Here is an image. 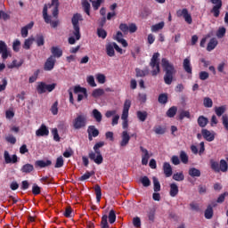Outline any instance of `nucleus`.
Listing matches in <instances>:
<instances>
[{"label": "nucleus", "instance_id": "09e8293b", "mask_svg": "<svg viewBox=\"0 0 228 228\" xmlns=\"http://www.w3.org/2000/svg\"><path fill=\"white\" fill-rule=\"evenodd\" d=\"M140 182L142 183L144 188H149L151 186V179L148 176H142L140 178Z\"/></svg>", "mask_w": 228, "mask_h": 228}, {"label": "nucleus", "instance_id": "052dcab7", "mask_svg": "<svg viewBox=\"0 0 228 228\" xmlns=\"http://www.w3.org/2000/svg\"><path fill=\"white\" fill-rule=\"evenodd\" d=\"M38 74H40V69H37L31 77H29L28 83H35V81L38 79Z\"/></svg>", "mask_w": 228, "mask_h": 228}, {"label": "nucleus", "instance_id": "603ef678", "mask_svg": "<svg viewBox=\"0 0 228 228\" xmlns=\"http://www.w3.org/2000/svg\"><path fill=\"white\" fill-rule=\"evenodd\" d=\"M92 95L97 99V97H101L102 95H104V89H101V88H98V89H94L92 93Z\"/></svg>", "mask_w": 228, "mask_h": 228}, {"label": "nucleus", "instance_id": "7c9ffc66", "mask_svg": "<svg viewBox=\"0 0 228 228\" xmlns=\"http://www.w3.org/2000/svg\"><path fill=\"white\" fill-rule=\"evenodd\" d=\"M87 134H91L94 138H97L99 135V129L95 126H89L87 128Z\"/></svg>", "mask_w": 228, "mask_h": 228}, {"label": "nucleus", "instance_id": "680f3d73", "mask_svg": "<svg viewBox=\"0 0 228 228\" xmlns=\"http://www.w3.org/2000/svg\"><path fill=\"white\" fill-rule=\"evenodd\" d=\"M96 79L100 85H104L106 83V76H104V74H97Z\"/></svg>", "mask_w": 228, "mask_h": 228}, {"label": "nucleus", "instance_id": "20e7f679", "mask_svg": "<svg viewBox=\"0 0 228 228\" xmlns=\"http://www.w3.org/2000/svg\"><path fill=\"white\" fill-rule=\"evenodd\" d=\"M101 147H104V142H96L94 146V151L88 154L89 159L91 161H94L96 165H102L104 159L102 158V154L101 153Z\"/></svg>", "mask_w": 228, "mask_h": 228}, {"label": "nucleus", "instance_id": "ddd939ff", "mask_svg": "<svg viewBox=\"0 0 228 228\" xmlns=\"http://www.w3.org/2000/svg\"><path fill=\"white\" fill-rule=\"evenodd\" d=\"M140 151L142 152V165H149V159H151V154H149V151L143 146H140Z\"/></svg>", "mask_w": 228, "mask_h": 228}, {"label": "nucleus", "instance_id": "13d9d810", "mask_svg": "<svg viewBox=\"0 0 228 228\" xmlns=\"http://www.w3.org/2000/svg\"><path fill=\"white\" fill-rule=\"evenodd\" d=\"M5 141L8 143H12V145H15V143H17V138H15V136H13V134H9L5 137Z\"/></svg>", "mask_w": 228, "mask_h": 228}, {"label": "nucleus", "instance_id": "c756f323", "mask_svg": "<svg viewBox=\"0 0 228 228\" xmlns=\"http://www.w3.org/2000/svg\"><path fill=\"white\" fill-rule=\"evenodd\" d=\"M33 42H35V37H28V38L25 39L22 47L26 51H29V49H31V45H33Z\"/></svg>", "mask_w": 228, "mask_h": 228}, {"label": "nucleus", "instance_id": "6e6552de", "mask_svg": "<svg viewBox=\"0 0 228 228\" xmlns=\"http://www.w3.org/2000/svg\"><path fill=\"white\" fill-rule=\"evenodd\" d=\"M108 218H109L110 224H113L114 222H117V214L115 213V210H110L109 212V216L107 215H103L102 216V221H101L102 228H110V224H108Z\"/></svg>", "mask_w": 228, "mask_h": 228}, {"label": "nucleus", "instance_id": "0e129e2a", "mask_svg": "<svg viewBox=\"0 0 228 228\" xmlns=\"http://www.w3.org/2000/svg\"><path fill=\"white\" fill-rule=\"evenodd\" d=\"M154 133H156V134H165V133H167V129L159 126L154 128Z\"/></svg>", "mask_w": 228, "mask_h": 228}, {"label": "nucleus", "instance_id": "9d476101", "mask_svg": "<svg viewBox=\"0 0 228 228\" xmlns=\"http://www.w3.org/2000/svg\"><path fill=\"white\" fill-rule=\"evenodd\" d=\"M212 4H215L210 11V13H213L214 17H220V10H222V0H210Z\"/></svg>", "mask_w": 228, "mask_h": 228}, {"label": "nucleus", "instance_id": "f704fd0d", "mask_svg": "<svg viewBox=\"0 0 228 228\" xmlns=\"http://www.w3.org/2000/svg\"><path fill=\"white\" fill-rule=\"evenodd\" d=\"M176 114H177V107L175 106L169 108L167 111V117H168L169 118H174Z\"/></svg>", "mask_w": 228, "mask_h": 228}, {"label": "nucleus", "instance_id": "a18cd8bd", "mask_svg": "<svg viewBox=\"0 0 228 228\" xmlns=\"http://www.w3.org/2000/svg\"><path fill=\"white\" fill-rule=\"evenodd\" d=\"M36 44H37V47H42V45H44V44H45V39L44 38L43 35H37L36 37Z\"/></svg>", "mask_w": 228, "mask_h": 228}, {"label": "nucleus", "instance_id": "423d86ee", "mask_svg": "<svg viewBox=\"0 0 228 228\" xmlns=\"http://www.w3.org/2000/svg\"><path fill=\"white\" fill-rule=\"evenodd\" d=\"M151 70V74L153 77H156L161 72V68L159 67V53H154L150 63H149Z\"/></svg>", "mask_w": 228, "mask_h": 228}, {"label": "nucleus", "instance_id": "69168bd1", "mask_svg": "<svg viewBox=\"0 0 228 228\" xmlns=\"http://www.w3.org/2000/svg\"><path fill=\"white\" fill-rule=\"evenodd\" d=\"M227 195H228V192H227V191L222 193V194L217 198L216 203H217V204H223V202L225 201V198L227 197Z\"/></svg>", "mask_w": 228, "mask_h": 228}, {"label": "nucleus", "instance_id": "473e14b6", "mask_svg": "<svg viewBox=\"0 0 228 228\" xmlns=\"http://www.w3.org/2000/svg\"><path fill=\"white\" fill-rule=\"evenodd\" d=\"M136 115H137V118L140 120V122H145V120H147V117H149V113H147V111L138 110L136 112Z\"/></svg>", "mask_w": 228, "mask_h": 228}, {"label": "nucleus", "instance_id": "864d4df0", "mask_svg": "<svg viewBox=\"0 0 228 228\" xmlns=\"http://www.w3.org/2000/svg\"><path fill=\"white\" fill-rule=\"evenodd\" d=\"M190 111L188 110H182L178 116L179 120H184V118H190Z\"/></svg>", "mask_w": 228, "mask_h": 228}, {"label": "nucleus", "instance_id": "c85d7f7f", "mask_svg": "<svg viewBox=\"0 0 228 228\" xmlns=\"http://www.w3.org/2000/svg\"><path fill=\"white\" fill-rule=\"evenodd\" d=\"M214 111L217 117H222V115L227 111V105L215 107Z\"/></svg>", "mask_w": 228, "mask_h": 228}, {"label": "nucleus", "instance_id": "f03ea898", "mask_svg": "<svg viewBox=\"0 0 228 228\" xmlns=\"http://www.w3.org/2000/svg\"><path fill=\"white\" fill-rule=\"evenodd\" d=\"M161 65L163 71L165 72L164 83L166 85H172V81H174V76H175V74L177 73L175 67L167 58H162Z\"/></svg>", "mask_w": 228, "mask_h": 228}, {"label": "nucleus", "instance_id": "39448f33", "mask_svg": "<svg viewBox=\"0 0 228 228\" xmlns=\"http://www.w3.org/2000/svg\"><path fill=\"white\" fill-rule=\"evenodd\" d=\"M88 124V117L84 113H77L76 118L72 120V127L75 131L85 129Z\"/></svg>", "mask_w": 228, "mask_h": 228}, {"label": "nucleus", "instance_id": "79ce46f5", "mask_svg": "<svg viewBox=\"0 0 228 228\" xmlns=\"http://www.w3.org/2000/svg\"><path fill=\"white\" fill-rule=\"evenodd\" d=\"M189 175L191 177H200V171L195 167H191L189 169Z\"/></svg>", "mask_w": 228, "mask_h": 228}, {"label": "nucleus", "instance_id": "8fccbe9b", "mask_svg": "<svg viewBox=\"0 0 228 228\" xmlns=\"http://www.w3.org/2000/svg\"><path fill=\"white\" fill-rule=\"evenodd\" d=\"M226 32H227V29L225 28V27H220L216 31L217 38H224V37H225Z\"/></svg>", "mask_w": 228, "mask_h": 228}, {"label": "nucleus", "instance_id": "6ab92c4d", "mask_svg": "<svg viewBox=\"0 0 228 228\" xmlns=\"http://www.w3.org/2000/svg\"><path fill=\"white\" fill-rule=\"evenodd\" d=\"M36 134L37 136H49V128H47V126L45 124H43L41 125L39 129L36 131Z\"/></svg>", "mask_w": 228, "mask_h": 228}, {"label": "nucleus", "instance_id": "72a5a7b5", "mask_svg": "<svg viewBox=\"0 0 228 228\" xmlns=\"http://www.w3.org/2000/svg\"><path fill=\"white\" fill-rule=\"evenodd\" d=\"M208 122H209V120L204 116H200L198 118V126H200V127H206V126H208Z\"/></svg>", "mask_w": 228, "mask_h": 228}, {"label": "nucleus", "instance_id": "e433bc0d", "mask_svg": "<svg viewBox=\"0 0 228 228\" xmlns=\"http://www.w3.org/2000/svg\"><path fill=\"white\" fill-rule=\"evenodd\" d=\"M153 180V190L155 192L161 191V184L159 183V180L156 176L152 177Z\"/></svg>", "mask_w": 228, "mask_h": 228}, {"label": "nucleus", "instance_id": "37998d69", "mask_svg": "<svg viewBox=\"0 0 228 228\" xmlns=\"http://www.w3.org/2000/svg\"><path fill=\"white\" fill-rule=\"evenodd\" d=\"M82 6L84 9V12L86 13V15L90 16V3L88 2V0H84L82 2Z\"/></svg>", "mask_w": 228, "mask_h": 228}, {"label": "nucleus", "instance_id": "dca6fc26", "mask_svg": "<svg viewBox=\"0 0 228 228\" xmlns=\"http://www.w3.org/2000/svg\"><path fill=\"white\" fill-rule=\"evenodd\" d=\"M201 134L207 142H213L215 140V133H211L209 130L203 128L201 130Z\"/></svg>", "mask_w": 228, "mask_h": 228}, {"label": "nucleus", "instance_id": "e2e57ef3", "mask_svg": "<svg viewBox=\"0 0 228 228\" xmlns=\"http://www.w3.org/2000/svg\"><path fill=\"white\" fill-rule=\"evenodd\" d=\"M64 165V160H63V157H58L57 159H56V163H55V166L54 167L55 168H61V167H63Z\"/></svg>", "mask_w": 228, "mask_h": 228}, {"label": "nucleus", "instance_id": "2f4dec72", "mask_svg": "<svg viewBox=\"0 0 228 228\" xmlns=\"http://www.w3.org/2000/svg\"><path fill=\"white\" fill-rule=\"evenodd\" d=\"M92 115L94 118L96 120V122L98 123L102 122V114L101 113V111H99V110L94 109Z\"/></svg>", "mask_w": 228, "mask_h": 228}, {"label": "nucleus", "instance_id": "b1692460", "mask_svg": "<svg viewBox=\"0 0 228 228\" xmlns=\"http://www.w3.org/2000/svg\"><path fill=\"white\" fill-rule=\"evenodd\" d=\"M151 71L149 70V68H146L145 69H141L139 68L135 69V76L136 77H145V76H149Z\"/></svg>", "mask_w": 228, "mask_h": 228}, {"label": "nucleus", "instance_id": "1a4fd4ad", "mask_svg": "<svg viewBox=\"0 0 228 228\" xmlns=\"http://www.w3.org/2000/svg\"><path fill=\"white\" fill-rule=\"evenodd\" d=\"M54 88H56L55 83L47 85L45 82H39L37 86V94H45V92H53Z\"/></svg>", "mask_w": 228, "mask_h": 228}, {"label": "nucleus", "instance_id": "bf43d9fd", "mask_svg": "<svg viewBox=\"0 0 228 228\" xmlns=\"http://www.w3.org/2000/svg\"><path fill=\"white\" fill-rule=\"evenodd\" d=\"M173 179L174 181H178V182L184 181V175L183 174V172L174 174Z\"/></svg>", "mask_w": 228, "mask_h": 228}, {"label": "nucleus", "instance_id": "a878e982", "mask_svg": "<svg viewBox=\"0 0 228 228\" xmlns=\"http://www.w3.org/2000/svg\"><path fill=\"white\" fill-rule=\"evenodd\" d=\"M33 170H35V167L32 164H25L20 168L22 174H31Z\"/></svg>", "mask_w": 228, "mask_h": 228}, {"label": "nucleus", "instance_id": "4468645a", "mask_svg": "<svg viewBox=\"0 0 228 228\" xmlns=\"http://www.w3.org/2000/svg\"><path fill=\"white\" fill-rule=\"evenodd\" d=\"M183 69L187 74H193V68L191 67V61L190 60V57L183 60Z\"/></svg>", "mask_w": 228, "mask_h": 228}, {"label": "nucleus", "instance_id": "338daca9", "mask_svg": "<svg viewBox=\"0 0 228 228\" xmlns=\"http://www.w3.org/2000/svg\"><path fill=\"white\" fill-rule=\"evenodd\" d=\"M222 122L224 129L228 131V116L227 115L222 116Z\"/></svg>", "mask_w": 228, "mask_h": 228}, {"label": "nucleus", "instance_id": "5fc2aeb1", "mask_svg": "<svg viewBox=\"0 0 228 228\" xmlns=\"http://www.w3.org/2000/svg\"><path fill=\"white\" fill-rule=\"evenodd\" d=\"M97 36L99 38H102V40H104L106 37H108V32H106L104 28H97Z\"/></svg>", "mask_w": 228, "mask_h": 228}, {"label": "nucleus", "instance_id": "9b49d317", "mask_svg": "<svg viewBox=\"0 0 228 228\" xmlns=\"http://www.w3.org/2000/svg\"><path fill=\"white\" fill-rule=\"evenodd\" d=\"M177 17H183L185 22L187 24H192L193 19L191 18V14L188 12V9L184 8L183 10H178L176 12Z\"/></svg>", "mask_w": 228, "mask_h": 228}, {"label": "nucleus", "instance_id": "ea45409f", "mask_svg": "<svg viewBox=\"0 0 228 228\" xmlns=\"http://www.w3.org/2000/svg\"><path fill=\"white\" fill-rule=\"evenodd\" d=\"M74 94H84L85 97H88V94L86 93V88L81 87L80 86H76L74 87Z\"/></svg>", "mask_w": 228, "mask_h": 228}, {"label": "nucleus", "instance_id": "c03bdc74", "mask_svg": "<svg viewBox=\"0 0 228 228\" xmlns=\"http://www.w3.org/2000/svg\"><path fill=\"white\" fill-rule=\"evenodd\" d=\"M228 165L225 159H221L219 163V172H227Z\"/></svg>", "mask_w": 228, "mask_h": 228}, {"label": "nucleus", "instance_id": "aec40b11", "mask_svg": "<svg viewBox=\"0 0 228 228\" xmlns=\"http://www.w3.org/2000/svg\"><path fill=\"white\" fill-rule=\"evenodd\" d=\"M51 53H52V55H50V56H53L54 59L61 58L63 56V50H61L58 46H53L51 48Z\"/></svg>", "mask_w": 228, "mask_h": 228}, {"label": "nucleus", "instance_id": "3c124183", "mask_svg": "<svg viewBox=\"0 0 228 228\" xmlns=\"http://www.w3.org/2000/svg\"><path fill=\"white\" fill-rule=\"evenodd\" d=\"M203 106L205 108H213V100L209 97H205L203 99Z\"/></svg>", "mask_w": 228, "mask_h": 228}, {"label": "nucleus", "instance_id": "a19ab883", "mask_svg": "<svg viewBox=\"0 0 228 228\" xmlns=\"http://www.w3.org/2000/svg\"><path fill=\"white\" fill-rule=\"evenodd\" d=\"M159 104H167L168 102V94H160L158 98Z\"/></svg>", "mask_w": 228, "mask_h": 228}, {"label": "nucleus", "instance_id": "6e6d98bb", "mask_svg": "<svg viewBox=\"0 0 228 228\" xmlns=\"http://www.w3.org/2000/svg\"><path fill=\"white\" fill-rule=\"evenodd\" d=\"M211 168L214 172H220V164L215 160L210 161Z\"/></svg>", "mask_w": 228, "mask_h": 228}, {"label": "nucleus", "instance_id": "f3484780", "mask_svg": "<svg viewBox=\"0 0 228 228\" xmlns=\"http://www.w3.org/2000/svg\"><path fill=\"white\" fill-rule=\"evenodd\" d=\"M4 161L7 164L10 163H17V161H19L17 155H12V157H10V153L8 152V151H5L4 152Z\"/></svg>", "mask_w": 228, "mask_h": 228}, {"label": "nucleus", "instance_id": "58836bf2", "mask_svg": "<svg viewBox=\"0 0 228 228\" xmlns=\"http://www.w3.org/2000/svg\"><path fill=\"white\" fill-rule=\"evenodd\" d=\"M205 218H207V220L213 218V207L211 205H208L205 210Z\"/></svg>", "mask_w": 228, "mask_h": 228}, {"label": "nucleus", "instance_id": "4d7b16f0", "mask_svg": "<svg viewBox=\"0 0 228 228\" xmlns=\"http://www.w3.org/2000/svg\"><path fill=\"white\" fill-rule=\"evenodd\" d=\"M12 50L14 53H19V51H20V41L19 39L14 40L12 43Z\"/></svg>", "mask_w": 228, "mask_h": 228}, {"label": "nucleus", "instance_id": "f8f14e48", "mask_svg": "<svg viewBox=\"0 0 228 228\" xmlns=\"http://www.w3.org/2000/svg\"><path fill=\"white\" fill-rule=\"evenodd\" d=\"M54 65H56V59H54V56H50L45 62L44 70L50 72L54 69Z\"/></svg>", "mask_w": 228, "mask_h": 228}, {"label": "nucleus", "instance_id": "0eeeda50", "mask_svg": "<svg viewBox=\"0 0 228 228\" xmlns=\"http://www.w3.org/2000/svg\"><path fill=\"white\" fill-rule=\"evenodd\" d=\"M131 109V100H126L123 106V111L121 118L123 119L122 127L123 129H127L129 127V123L127 118L129 117V110Z\"/></svg>", "mask_w": 228, "mask_h": 228}, {"label": "nucleus", "instance_id": "c9c22d12", "mask_svg": "<svg viewBox=\"0 0 228 228\" xmlns=\"http://www.w3.org/2000/svg\"><path fill=\"white\" fill-rule=\"evenodd\" d=\"M92 175H95V171H86L82 176L78 178V181H86V179H90Z\"/></svg>", "mask_w": 228, "mask_h": 228}, {"label": "nucleus", "instance_id": "5701e85b", "mask_svg": "<svg viewBox=\"0 0 228 228\" xmlns=\"http://www.w3.org/2000/svg\"><path fill=\"white\" fill-rule=\"evenodd\" d=\"M51 165H53L51 160H37L35 162L36 168H45V167H51Z\"/></svg>", "mask_w": 228, "mask_h": 228}, {"label": "nucleus", "instance_id": "4c0bfd02", "mask_svg": "<svg viewBox=\"0 0 228 228\" xmlns=\"http://www.w3.org/2000/svg\"><path fill=\"white\" fill-rule=\"evenodd\" d=\"M94 191H95V195H96V202H101V199L102 197V191L101 190V186L100 185H95L94 186Z\"/></svg>", "mask_w": 228, "mask_h": 228}, {"label": "nucleus", "instance_id": "bb28decb", "mask_svg": "<svg viewBox=\"0 0 228 228\" xmlns=\"http://www.w3.org/2000/svg\"><path fill=\"white\" fill-rule=\"evenodd\" d=\"M179 193V186H177V183H171L170 184V191L169 195L170 197H177Z\"/></svg>", "mask_w": 228, "mask_h": 228}, {"label": "nucleus", "instance_id": "a211bd4d", "mask_svg": "<svg viewBox=\"0 0 228 228\" xmlns=\"http://www.w3.org/2000/svg\"><path fill=\"white\" fill-rule=\"evenodd\" d=\"M0 54H2L3 60L8 58V46L4 41H0Z\"/></svg>", "mask_w": 228, "mask_h": 228}, {"label": "nucleus", "instance_id": "412c9836", "mask_svg": "<svg viewBox=\"0 0 228 228\" xmlns=\"http://www.w3.org/2000/svg\"><path fill=\"white\" fill-rule=\"evenodd\" d=\"M33 26H35V22L30 21L28 24H27L25 27L21 28V37L22 38H26L28 35L29 29L33 28Z\"/></svg>", "mask_w": 228, "mask_h": 228}, {"label": "nucleus", "instance_id": "393cba45", "mask_svg": "<svg viewBox=\"0 0 228 228\" xmlns=\"http://www.w3.org/2000/svg\"><path fill=\"white\" fill-rule=\"evenodd\" d=\"M217 45H218V40L213 37L209 40L208 44L207 51H208V53H211V51H213Z\"/></svg>", "mask_w": 228, "mask_h": 228}, {"label": "nucleus", "instance_id": "4be33fe9", "mask_svg": "<svg viewBox=\"0 0 228 228\" xmlns=\"http://www.w3.org/2000/svg\"><path fill=\"white\" fill-rule=\"evenodd\" d=\"M163 172L166 177H172V166L168 162H164L163 164Z\"/></svg>", "mask_w": 228, "mask_h": 228}, {"label": "nucleus", "instance_id": "7ed1b4c3", "mask_svg": "<svg viewBox=\"0 0 228 228\" xmlns=\"http://www.w3.org/2000/svg\"><path fill=\"white\" fill-rule=\"evenodd\" d=\"M79 20H83V16L80 13L74 14L71 19V22L73 24V35L75 36V38L74 37H69L68 42L70 45H74V44H76V40H79L81 38Z\"/></svg>", "mask_w": 228, "mask_h": 228}, {"label": "nucleus", "instance_id": "de8ad7c7", "mask_svg": "<svg viewBox=\"0 0 228 228\" xmlns=\"http://www.w3.org/2000/svg\"><path fill=\"white\" fill-rule=\"evenodd\" d=\"M165 28V22L161 21L159 23H157L151 27V31L153 33H156V31H159V29H163Z\"/></svg>", "mask_w": 228, "mask_h": 228}, {"label": "nucleus", "instance_id": "f257e3e1", "mask_svg": "<svg viewBox=\"0 0 228 228\" xmlns=\"http://www.w3.org/2000/svg\"><path fill=\"white\" fill-rule=\"evenodd\" d=\"M52 15L55 17V19L58 18V14L60 13V0H52L51 4H45L43 8V19L45 20V22L46 24H50L52 28H58V24H60V20H51V16L47 13L48 8H53Z\"/></svg>", "mask_w": 228, "mask_h": 228}, {"label": "nucleus", "instance_id": "cd10ccee", "mask_svg": "<svg viewBox=\"0 0 228 228\" xmlns=\"http://www.w3.org/2000/svg\"><path fill=\"white\" fill-rule=\"evenodd\" d=\"M107 55L110 56V58H113L115 56V48L113 46V43H109L105 46Z\"/></svg>", "mask_w": 228, "mask_h": 228}, {"label": "nucleus", "instance_id": "774afa93", "mask_svg": "<svg viewBox=\"0 0 228 228\" xmlns=\"http://www.w3.org/2000/svg\"><path fill=\"white\" fill-rule=\"evenodd\" d=\"M51 112L53 115H56L58 113V102H55L51 109H50Z\"/></svg>", "mask_w": 228, "mask_h": 228}, {"label": "nucleus", "instance_id": "49530a36", "mask_svg": "<svg viewBox=\"0 0 228 228\" xmlns=\"http://www.w3.org/2000/svg\"><path fill=\"white\" fill-rule=\"evenodd\" d=\"M180 159L182 163H183V165H188L189 158H188V154H186V151H182L180 152Z\"/></svg>", "mask_w": 228, "mask_h": 228}, {"label": "nucleus", "instance_id": "2eb2a0df", "mask_svg": "<svg viewBox=\"0 0 228 228\" xmlns=\"http://www.w3.org/2000/svg\"><path fill=\"white\" fill-rule=\"evenodd\" d=\"M129 140H131V136L127 133V131H123L121 134V142L120 147H126L129 143Z\"/></svg>", "mask_w": 228, "mask_h": 228}]
</instances>
